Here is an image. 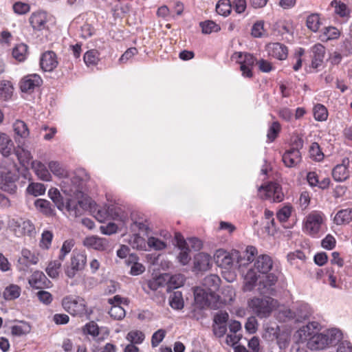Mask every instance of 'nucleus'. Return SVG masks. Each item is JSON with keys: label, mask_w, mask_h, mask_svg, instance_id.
Returning a JSON list of instances; mask_svg holds the SVG:
<instances>
[{"label": "nucleus", "mask_w": 352, "mask_h": 352, "mask_svg": "<svg viewBox=\"0 0 352 352\" xmlns=\"http://www.w3.org/2000/svg\"><path fill=\"white\" fill-rule=\"evenodd\" d=\"M88 179L89 176L84 169L76 170L72 177L63 182L64 192L70 196L78 197L82 193L83 185Z\"/></svg>", "instance_id": "1"}, {"label": "nucleus", "mask_w": 352, "mask_h": 352, "mask_svg": "<svg viewBox=\"0 0 352 352\" xmlns=\"http://www.w3.org/2000/svg\"><path fill=\"white\" fill-rule=\"evenodd\" d=\"M248 305L258 318H264L269 317L277 306V300L269 296L255 297L248 301Z\"/></svg>", "instance_id": "2"}, {"label": "nucleus", "mask_w": 352, "mask_h": 352, "mask_svg": "<svg viewBox=\"0 0 352 352\" xmlns=\"http://www.w3.org/2000/svg\"><path fill=\"white\" fill-rule=\"evenodd\" d=\"M194 298L195 303L200 308H219V296L217 293H212L201 287H197L194 289Z\"/></svg>", "instance_id": "3"}, {"label": "nucleus", "mask_w": 352, "mask_h": 352, "mask_svg": "<svg viewBox=\"0 0 352 352\" xmlns=\"http://www.w3.org/2000/svg\"><path fill=\"white\" fill-rule=\"evenodd\" d=\"M63 309L74 316L82 317L87 314L85 300L76 296H67L62 300Z\"/></svg>", "instance_id": "4"}, {"label": "nucleus", "mask_w": 352, "mask_h": 352, "mask_svg": "<svg viewBox=\"0 0 352 352\" xmlns=\"http://www.w3.org/2000/svg\"><path fill=\"white\" fill-rule=\"evenodd\" d=\"M87 264V255L83 252L74 251L71 257V263L69 265L65 267V275L73 278L77 272L82 271Z\"/></svg>", "instance_id": "5"}, {"label": "nucleus", "mask_w": 352, "mask_h": 352, "mask_svg": "<svg viewBox=\"0 0 352 352\" xmlns=\"http://www.w3.org/2000/svg\"><path fill=\"white\" fill-rule=\"evenodd\" d=\"M130 230L132 233L143 234L148 236L151 232L147 217L140 212H133L131 214Z\"/></svg>", "instance_id": "6"}, {"label": "nucleus", "mask_w": 352, "mask_h": 352, "mask_svg": "<svg viewBox=\"0 0 352 352\" xmlns=\"http://www.w3.org/2000/svg\"><path fill=\"white\" fill-rule=\"evenodd\" d=\"M241 254L239 251H234L229 253L224 250H217L214 254V261L216 264L221 267L227 270L232 268L234 261L239 260Z\"/></svg>", "instance_id": "7"}, {"label": "nucleus", "mask_w": 352, "mask_h": 352, "mask_svg": "<svg viewBox=\"0 0 352 352\" xmlns=\"http://www.w3.org/2000/svg\"><path fill=\"white\" fill-rule=\"evenodd\" d=\"M323 223L322 215L319 212H312L307 217L305 222V230L310 236L316 237Z\"/></svg>", "instance_id": "8"}, {"label": "nucleus", "mask_w": 352, "mask_h": 352, "mask_svg": "<svg viewBox=\"0 0 352 352\" xmlns=\"http://www.w3.org/2000/svg\"><path fill=\"white\" fill-rule=\"evenodd\" d=\"M19 179V175L11 171L0 172V189L10 194L16 192L17 186L16 182Z\"/></svg>", "instance_id": "9"}, {"label": "nucleus", "mask_w": 352, "mask_h": 352, "mask_svg": "<svg viewBox=\"0 0 352 352\" xmlns=\"http://www.w3.org/2000/svg\"><path fill=\"white\" fill-rule=\"evenodd\" d=\"M311 309L306 302H297L293 307V309L288 310V316L295 319L296 322H302L307 320L311 315Z\"/></svg>", "instance_id": "10"}, {"label": "nucleus", "mask_w": 352, "mask_h": 352, "mask_svg": "<svg viewBox=\"0 0 352 352\" xmlns=\"http://www.w3.org/2000/svg\"><path fill=\"white\" fill-rule=\"evenodd\" d=\"M10 226L16 236L25 234L30 236L35 230L34 226L30 220L23 219H12L10 222Z\"/></svg>", "instance_id": "11"}, {"label": "nucleus", "mask_w": 352, "mask_h": 352, "mask_svg": "<svg viewBox=\"0 0 352 352\" xmlns=\"http://www.w3.org/2000/svg\"><path fill=\"white\" fill-rule=\"evenodd\" d=\"M175 239L177 240V246L181 250L177 258L182 265H186L190 260L189 249L188 247V245L183 239L182 234L179 232L175 233Z\"/></svg>", "instance_id": "12"}, {"label": "nucleus", "mask_w": 352, "mask_h": 352, "mask_svg": "<svg viewBox=\"0 0 352 352\" xmlns=\"http://www.w3.org/2000/svg\"><path fill=\"white\" fill-rule=\"evenodd\" d=\"M41 69L45 72H52L58 65L56 54L52 51L44 52L40 60Z\"/></svg>", "instance_id": "13"}, {"label": "nucleus", "mask_w": 352, "mask_h": 352, "mask_svg": "<svg viewBox=\"0 0 352 352\" xmlns=\"http://www.w3.org/2000/svg\"><path fill=\"white\" fill-rule=\"evenodd\" d=\"M268 54L278 60H285L288 55L287 47L280 43H269L266 46Z\"/></svg>", "instance_id": "14"}, {"label": "nucleus", "mask_w": 352, "mask_h": 352, "mask_svg": "<svg viewBox=\"0 0 352 352\" xmlns=\"http://www.w3.org/2000/svg\"><path fill=\"white\" fill-rule=\"evenodd\" d=\"M311 66L314 69H318L322 65L325 56V47L320 43L315 44L311 48Z\"/></svg>", "instance_id": "15"}, {"label": "nucleus", "mask_w": 352, "mask_h": 352, "mask_svg": "<svg viewBox=\"0 0 352 352\" xmlns=\"http://www.w3.org/2000/svg\"><path fill=\"white\" fill-rule=\"evenodd\" d=\"M43 80L37 74H31L25 76L20 82V88L22 92H28L35 87H39Z\"/></svg>", "instance_id": "16"}, {"label": "nucleus", "mask_w": 352, "mask_h": 352, "mask_svg": "<svg viewBox=\"0 0 352 352\" xmlns=\"http://www.w3.org/2000/svg\"><path fill=\"white\" fill-rule=\"evenodd\" d=\"M83 245L89 248L98 251H104L108 248L109 243L106 239L100 238L96 236H91L84 239Z\"/></svg>", "instance_id": "17"}, {"label": "nucleus", "mask_w": 352, "mask_h": 352, "mask_svg": "<svg viewBox=\"0 0 352 352\" xmlns=\"http://www.w3.org/2000/svg\"><path fill=\"white\" fill-rule=\"evenodd\" d=\"M307 346L311 350H322L329 346L324 333H316L309 338Z\"/></svg>", "instance_id": "18"}, {"label": "nucleus", "mask_w": 352, "mask_h": 352, "mask_svg": "<svg viewBox=\"0 0 352 352\" xmlns=\"http://www.w3.org/2000/svg\"><path fill=\"white\" fill-rule=\"evenodd\" d=\"M194 268L196 271H206L211 266V257L204 252H199L194 257Z\"/></svg>", "instance_id": "19"}, {"label": "nucleus", "mask_w": 352, "mask_h": 352, "mask_svg": "<svg viewBox=\"0 0 352 352\" xmlns=\"http://www.w3.org/2000/svg\"><path fill=\"white\" fill-rule=\"evenodd\" d=\"M264 278L260 281L261 293L273 295L275 290L272 287L275 285L278 278L274 273L265 274Z\"/></svg>", "instance_id": "20"}, {"label": "nucleus", "mask_w": 352, "mask_h": 352, "mask_svg": "<svg viewBox=\"0 0 352 352\" xmlns=\"http://www.w3.org/2000/svg\"><path fill=\"white\" fill-rule=\"evenodd\" d=\"M29 21L34 30H43L47 23V14L42 11L33 12L29 19Z\"/></svg>", "instance_id": "21"}, {"label": "nucleus", "mask_w": 352, "mask_h": 352, "mask_svg": "<svg viewBox=\"0 0 352 352\" xmlns=\"http://www.w3.org/2000/svg\"><path fill=\"white\" fill-rule=\"evenodd\" d=\"M282 160L287 167H294L301 161L300 152L297 149L290 148L284 153Z\"/></svg>", "instance_id": "22"}, {"label": "nucleus", "mask_w": 352, "mask_h": 352, "mask_svg": "<svg viewBox=\"0 0 352 352\" xmlns=\"http://www.w3.org/2000/svg\"><path fill=\"white\" fill-rule=\"evenodd\" d=\"M273 262L270 256L261 254L258 256L254 263V267L261 274L268 273L272 268Z\"/></svg>", "instance_id": "23"}, {"label": "nucleus", "mask_w": 352, "mask_h": 352, "mask_svg": "<svg viewBox=\"0 0 352 352\" xmlns=\"http://www.w3.org/2000/svg\"><path fill=\"white\" fill-rule=\"evenodd\" d=\"M221 283L220 278L216 274L206 276L202 280L203 288L206 289L212 293H216Z\"/></svg>", "instance_id": "24"}, {"label": "nucleus", "mask_w": 352, "mask_h": 352, "mask_svg": "<svg viewBox=\"0 0 352 352\" xmlns=\"http://www.w3.org/2000/svg\"><path fill=\"white\" fill-rule=\"evenodd\" d=\"M351 221L352 208H351L338 210L333 219V222L338 226L348 224Z\"/></svg>", "instance_id": "25"}, {"label": "nucleus", "mask_w": 352, "mask_h": 352, "mask_svg": "<svg viewBox=\"0 0 352 352\" xmlns=\"http://www.w3.org/2000/svg\"><path fill=\"white\" fill-rule=\"evenodd\" d=\"M164 279L161 276H158L155 278L147 280L142 285V287L145 293L150 294L151 291H157L158 289L164 287Z\"/></svg>", "instance_id": "26"}, {"label": "nucleus", "mask_w": 352, "mask_h": 352, "mask_svg": "<svg viewBox=\"0 0 352 352\" xmlns=\"http://www.w3.org/2000/svg\"><path fill=\"white\" fill-rule=\"evenodd\" d=\"M14 144L10 137L5 133L0 131V152L5 156H9Z\"/></svg>", "instance_id": "27"}, {"label": "nucleus", "mask_w": 352, "mask_h": 352, "mask_svg": "<svg viewBox=\"0 0 352 352\" xmlns=\"http://www.w3.org/2000/svg\"><path fill=\"white\" fill-rule=\"evenodd\" d=\"M232 58L236 60L240 65H244L246 66L253 67L256 63V58L251 54L243 53V52H235Z\"/></svg>", "instance_id": "28"}, {"label": "nucleus", "mask_w": 352, "mask_h": 352, "mask_svg": "<svg viewBox=\"0 0 352 352\" xmlns=\"http://www.w3.org/2000/svg\"><path fill=\"white\" fill-rule=\"evenodd\" d=\"M32 168L36 175L43 181H49L51 178L50 173L44 164L39 161H33Z\"/></svg>", "instance_id": "29"}, {"label": "nucleus", "mask_w": 352, "mask_h": 352, "mask_svg": "<svg viewBox=\"0 0 352 352\" xmlns=\"http://www.w3.org/2000/svg\"><path fill=\"white\" fill-rule=\"evenodd\" d=\"M243 257L241 255L239 260L236 261V264L240 266H245L246 265L252 263L254 259V256L257 254V250L255 247L250 245L246 248V250L243 253Z\"/></svg>", "instance_id": "30"}, {"label": "nucleus", "mask_w": 352, "mask_h": 352, "mask_svg": "<svg viewBox=\"0 0 352 352\" xmlns=\"http://www.w3.org/2000/svg\"><path fill=\"white\" fill-rule=\"evenodd\" d=\"M318 323L313 322L302 327L297 331V333L302 341L308 340L314 333V329L317 328Z\"/></svg>", "instance_id": "31"}, {"label": "nucleus", "mask_w": 352, "mask_h": 352, "mask_svg": "<svg viewBox=\"0 0 352 352\" xmlns=\"http://www.w3.org/2000/svg\"><path fill=\"white\" fill-rule=\"evenodd\" d=\"M87 208V204L82 200L77 202L69 201L67 203V210L70 213H73L75 217L80 216L82 211Z\"/></svg>", "instance_id": "32"}, {"label": "nucleus", "mask_w": 352, "mask_h": 352, "mask_svg": "<svg viewBox=\"0 0 352 352\" xmlns=\"http://www.w3.org/2000/svg\"><path fill=\"white\" fill-rule=\"evenodd\" d=\"M146 243L147 241H146L144 238L142 237L140 234L138 233H133L129 239V245L133 249H136L138 250H146Z\"/></svg>", "instance_id": "33"}, {"label": "nucleus", "mask_w": 352, "mask_h": 352, "mask_svg": "<svg viewBox=\"0 0 352 352\" xmlns=\"http://www.w3.org/2000/svg\"><path fill=\"white\" fill-rule=\"evenodd\" d=\"M28 46L25 43L17 44L12 50V56L19 62L24 61L28 56Z\"/></svg>", "instance_id": "34"}, {"label": "nucleus", "mask_w": 352, "mask_h": 352, "mask_svg": "<svg viewBox=\"0 0 352 352\" xmlns=\"http://www.w3.org/2000/svg\"><path fill=\"white\" fill-rule=\"evenodd\" d=\"M349 171L347 168L336 165L332 170V177L335 181L341 182L349 177Z\"/></svg>", "instance_id": "35"}, {"label": "nucleus", "mask_w": 352, "mask_h": 352, "mask_svg": "<svg viewBox=\"0 0 352 352\" xmlns=\"http://www.w3.org/2000/svg\"><path fill=\"white\" fill-rule=\"evenodd\" d=\"M46 279L47 278L43 272H36L29 279V284L33 288L41 289L44 286Z\"/></svg>", "instance_id": "36"}, {"label": "nucleus", "mask_w": 352, "mask_h": 352, "mask_svg": "<svg viewBox=\"0 0 352 352\" xmlns=\"http://www.w3.org/2000/svg\"><path fill=\"white\" fill-rule=\"evenodd\" d=\"M168 301L173 309H182L184 307L183 296L179 291H175L170 294Z\"/></svg>", "instance_id": "37"}, {"label": "nucleus", "mask_w": 352, "mask_h": 352, "mask_svg": "<svg viewBox=\"0 0 352 352\" xmlns=\"http://www.w3.org/2000/svg\"><path fill=\"white\" fill-rule=\"evenodd\" d=\"M48 167L51 172L56 176L59 177H66L67 171L63 166L57 161H51L48 164Z\"/></svg>", "instance_id": "38"}, {"label": "nucleus", "mask_w": 352, "mask_h": 352, "mask_svg": "<svg viewBox=\"0 0 352 352\" xmlns=\"http://www.w3.org/2000/svg\"><path fill=\"white\" fill-rule=\"evenodd\" d=\"M82 331L83 334L91 336L93 339L96 340L99 336V327L94 321H90L82 327Z\"/></svg>", "instance_id": "39"}, {"label": "nucleus", "mask_w": 352, "mask_h": 352, "mask_svg": "<svg viewBox=\"0 0 352 352\" xmlns=\"http://www.w3.org/2000/svg\"><path fill=\"white\" fill-rule=\"evenodd\" d=\"M31 331V327L28 322L20 321L19 324L11 327V333L14 336H21L25 335Z\"/></svg>", "instance_id": "40"}, {"label": "nucleus", "mask_w": 352, "mask_h": 352, "mask_svg": "<svg viewBox=\"0 0 352 352\" xmlns=\"http://www.w3.org/2000/svg\"><path fill=\"white\" fill-rule=\"evenodd\" d=\"M340 34V32L338 29L335 27L329 26L323 29V33L320 37L322 41H327L338 38Z\"/></svg>", "instance_id": "41"}, {"label": "nucleus", "mask_w": 352, "mask_h": 352, "mask_svg": "<svg viewBox=\"0 0 352 352\" xmlns=\"http://www.w3.org/2000/svg\"><path fill=\"white\" fill-rule=\"evenodd\" d=\"M232 11L230 0H219L216 5V12L223 16H228Z\"/></svg>", "instance_id": "42"}, {"label": "nucleus", "mask_w": 352, "mask_h": 352, "mask_svg": "<svg viewBox=\"0 0 352 352\" xmlns=\"http://www.w3.org/2000/svg\"><path fill=\"white\" fill-rule=\"evenodd\" d=\"M21 288L16 285H10L6 287L3 292V297L6 300H14L19 297Z\"/></svg>", "instance_id": "43"}, {"label": "nucleus", "mask_w": 352, "mask_h": 352, "mask_svg": "<svg viewBox=\"0 0 352 352\" xmlns=\"http://www.w3.org/2000/svg\"><path fill=\"white\" fill-rule=\"evenodd\" d=\"M14 133L22 138L29 136L30 132L27 124L22 120H16L13 124Z\"/></svg>", "instance_id": "44"}, {"label": "nucleus", "mask_w": 352, "mask_h": 352, "mask_svg": "<svg viewBox=\"0 0 352 352\" xmlns=\"http://www.w3.org/2000/svg\"><path fill=\"white\" fill-rule=\"evenodd\" d=\"M34 206L38 210L47 215H50L53 212L52 204L47 200L38 199L35 201Z\"/></svg>", "instance_id": "45"}, {"label": "nucleus", "mask_w": 352, "mask_h": 352, "mask_svg": "<svg viewBox=\"0 0 352 352\" xmlns=\"http://www.w3.org/2000/svg\"><path fill=\"white\" fill-rule=\"evenodd\" d=\"M331 6L335 8V13L340 16L344 17L349 15L350 10L344 3L333 0L331 2Z\"/></svg>", "instance_id": "46"}, {"label": "nucleus", "mask_w": 352, "mask_h": 352, "mask_svg": "<svg viewBox=\"0 0 352 352\" xmlns=\"http://www.w3.org/2000/svg\"><path fill=\"white\" fill-rule=\"evenodd\" d=\"M314 117L317 121H325L328 118V111L327 108L321 104H317L314 106Z\"/></svg>", "instance_id": "47"}, {"label": "nucleus", "mask_w": 352, "mask_h": 352, "mask_svg": "<svg viewBox=\"0 0 352 352\" xmlns=\"http://www.w3.org/2000/svg\"><path fill=\"white\" fill-rule=\"evenodd\" d=\"M129 260V262H133V264L131 267V275L138 276L142 274L145 271V267L137 261L138 257L135 255L131 254Z\"/></svg>", "instance_id": "48"}, {"label": "nucleus", "mask_w": 352, "mask_h": 352, "mask_svg": "<svg viewBox=\"0 0 352 352\" xmlns=\"http://www.w3.org/2000/svg\"><path fill=\"white\" fill-rule=\"evenodd\" d=\"M325 337L328 339V344L336 345L338 344L342 337V332L336 329L329 330L326 333H324Z\"/></svg>", "instance_id": "49"}, {"label": "nucleus", "mask_w": 352, "mask_h": 352, "mask_svg": "<svg viewBox=\"0 0 352 352\" xmlns=\"http://www.w3.org/2000/svg\"><path fill=\"white\" fill-rule=\"evenodd\" d=\"M202 33L208 34L212 32H217L221 30L220 26L212 21H206L199 23Z\"/></svg>", "instance_id": "50"}, {"label": "nucleus", "mask_w": 352, "mask_h": 352, "mask_svg": "<svg viewBox=\"0 0 352 352\" xmlns=\"http://www.w3.org/2000/svg\"><path fill=\"white\" fill-rule=\"evenodd\" d=\"M145 338L144 333L139 330L131 331L126 335V339L134 344H141Z\"/></svg>", "instance_id": "51"}, {"label": "nucleus", "mask_w": 352, "mask_h": 352, "mask_svg": "<svg viewBox=\"0 0 352 352\" xmlns=\"http://www.w3.org/2000/svg\"><path fill=\"white\" fill-rule=\"evenodd\" d=\"M281 130V126L278 121L273 122L270 126L267 138L270 142H272L275 140V139L278 135L280 131Z\"/></svg>", "instance_id": "52"}, {"label": "nucleus", "mask_w": 352, "mask_h": 352, "mask_svg": "<svg viewBox=\"0 0 352 352\" xmlns=\"http://www.w3.org/2000/svg\"><path fill=\"white\" fill-rule=\"evenodd\" d=\"M264 190L265 191V198H271L281 190V187L277 183H270L266 186H261L258 190Z\"/></svg>", "instance_id": "53"}, {"label": "nucleus", "mask_w": 352, "mask_h": 352, "mask_svg": "<svg viewBox=\"0 0 352 352\" xmlns=\"http://www.w3.org/2000/svg\"><path fill=\"white\" fill-rule=\"evenodd\" d=\"M307 27L313 32H316L320 25V17L318 14H311L307 16Z\"/></svg>", "instance_id": "54"}, {"label": "nucleus", "mask_w": 352, "mask_h": 352, "mask_svg": "<svg viewBox=\"0 0 352 352\" xmlns=\"http://www.w3.org/2000/svg\"><path fill=\"white\" fill-rule=\"evenodd\" d=\"M49 197L59 209L63 210L64 202L60 192L57 189H50L48 192Z\"/></svg>", "instance_id": "55"}, {"label": "nucleus", "mask_w": 352, "mask_h": 352, "mask_svg": "<svg viewBox=\"0 0 352 352\" xmlns=\"http://www.w3.org/2000/svg\"><path fill=\"white\" fill-rule=\"evenodd\" d=\"M83 58L86 65H96L99 60L98 52L95 50H89L84 54Z\"/></svg>", "instance_id": "56"}, {"label": "nucleus", "mask_w": 352, "mask_h": 352, "mask_svg": "<svg viewBox=\"0 0 352 352\" xmlns=\"http://www.w3.org/2000/svg\"><path fill=\"white\" fill-rule=\"evenodd\" d=\"M309 154L311 158L318 162L322 161L324 158V154L317 142H313L311 144L309 148Z\"/></svg>", "instance_id": "57"}, {"label": "nucleus", "mask_w": 352, "mask_h": 352, "mask_svg": "<svg viewBox=\"0 0 352 352\" xmlns=\"http://www.w3.org/2000/svg\"><path fill=\"white\" fill-rule=\"evenodd\" d=\"M146 245L155 250H162L166 248V242L154 236L148 238Z\"/></svg>", "instance_id": "58"}, {"label": "nucleus", "mask_w": 352, "mask_h": 352, "mask_svg": "<svg viewBox=\"0 0 352 352\" xmlns=\"http://www.w3.org/2000/svg\"><path fill=\"white\" fill-rule=\"evenodd\" d=\"M60 266L61 263L60 261H51L46 269L47 275L52 278H56L58 276V270Z\"/></svg>", "instance_id": "59"}, {"label": "nucleus", "mask_w": 352, "mask_h": 352, "mask_svg": "<svg viewBox=\"0 0 352 352\" xmlns=\"http://www.w3.org/2000/svg\"><path fill=\"white\" fill-rule=\"evenodd\" d=\"M279 327L276 324L274 326L267 325L265 328L264 337L269 340L277 339L279 336Z\"/></svg>", "instance_id": "60"}, {"label": "nucleus", "mask_w": 352, "mask_h": 352, "mask_svg": "<svg viewBox=\"0 0 352 352\" xmlns=\"http://www.w3.org/2000/svg\"><path fill=\"white\" fill-rule=\"evenodd\" d=\"M125 310L118 305L111 306L109 311L110 316L116 320H122L125 316Z\"/></svg>", "instance_id": "61"}, {"label": "nucleus", "mask_w": 352, "mask_h": 352, "mask_svg": "<svg viewBox=\"0 0 352 352\" xmlns=\"http://www.w3.org/2000/svg\"><path fill=\"white\" fill-rule=\"evenodd\" d=\"M27 190L30 194L38 196L45 193V188L42 184L32 183L28 186Z\"/></svg>", "instance_id": "62"}, {"label": "nucleus", "mask_w": 352, "mask_h": 352, "mask_svg": "<svg viewBox=\"0 0 352 352\" xmlns=\"http://www.w3.org/2000/svg\"><path fill=\"white\" fill-rule=\"evenodd\" d=\"M264 21H258L254 23L251 30V35L254 38H261L263 35Z\"/></svg>", "instance_id": "63"}, {"label": "nucleus", "mask_w": 352, "mask_h": 352, "mask_svg": "<svg viewBox=\"0 0 352 352\" xmlns=\"http://www.w3.org/2000/svg\"><path fill=\"white\" fill-rule=\"evenodd\" d=\"M14 13L17 14H25L30 12V6L28 3L21 1H17L13 4L12 6Z\"/></svg>", "instance_id": "64"}]
</instances>
